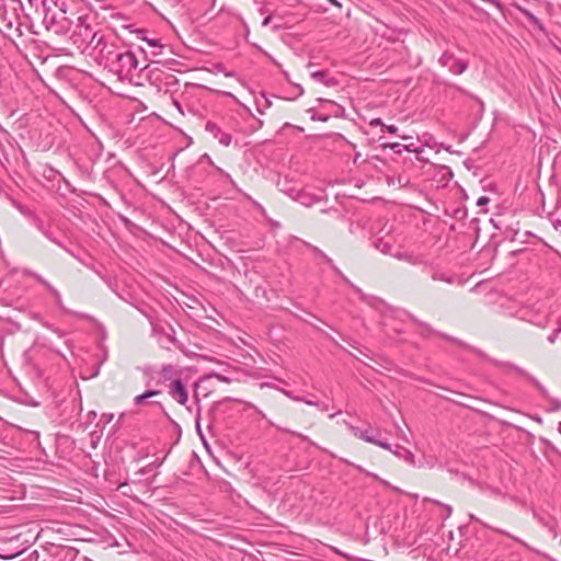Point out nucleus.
I'll use <instances>...</instances> for the list:
<instances>
[{
    "instance_id": "c85d7f7f",
    "label": "nucleus",
    "mask_w": 561,
    "mask_h": 561,
    "mask_svg": "<svg viewBox=\"0 0 561 561\" xmlns=\"http://www.w3.org/2000/svg\"><path fill=\"white\" fill-rule=\"evenodd\" d=\"M244 405H245V410L247 409H253L262 419H265L266 415L264 414L263 411H261L257 407H255L253 403L251 402H244Z\"/></svg>"
},
{
    "instance_id": "a19ab883",
    "label": "nucleus",
    "mask_w": 561,
    "mask_h": 561,
    "mask_svg": "<svg viewBox=\"0 0 561 561\" xmlns=\"http://www.w3.org/2000/svg\"><path fill=\"white\" fill-rule=\"evenodd\" d=\"M214 377H216L217 379H219L220 381H225V382H228V378L225 377V376H221L219 374H215Z\"/></svg>"
},
{
    "instance_id": "4468645a",
    "label": "nucleus",
    "mask_w": 561,
    "mask_h": 561,
    "mask_svg": "<svg viewBox=\"0 0 561 561\" xmlns=\"http://www.w3.org/2000/svg\"><path fill=\"white\" fill-rule=\"evenodd\" d=\"M58 19L55 12H51L47 10L43 18V24L45 25L46 30L50 31L55 26H58Z\"/></svg>"
},
{
    "instance_id": "ddd939ff",
    "label": "nucleus",
    "mask_w": 561,
    "mask_h": 561,
    "mask_svg": "<svg viewBox=\"0 0 561 561\" xmlns=\"http://www.w3.org/2000/svg\"><path fill=\"white\" fill-rule=\"evenodd\" d=\"M389 450L394 456H397L400 459H403L404 461H407L409 463H413L414 462V455L409 449H407L403 446H400V445H394L393 447L390 446Z\"/></svg>"
},
{
    "instance_id": "5701e85b",
    "label": "nucleus",
    "mask_w": 561,
    "mask_h": 561,
    "mask_svg": "<svg viewBox=\"0 0 561 561\" xmlns=\"http://www.w3.org/2000/svg\"><path fill=\"white\" fill-rule=\"evenodd\" d=\"M48 291L54 296L55 300H56V304L59 308H64V304H62V298H61V295L60 293L54 287L51 286L50 284H47V287Z\"/></svg>"
},
{
    "instance_id": "79ce46f5",
    "label": "nucleus",
    "mask_w": 561,
    "mask_h": 561,
    "mask_svg": "<svg viewBox=\"0 0 561 561\" xmlns=\"http://www.w3.org/2000/svg\"><path fill=\"white\" fill-rule=\"evenodd\" d=\"M312 118L316 119L314 116ZM328 118H329L328 116H319V117H317V119L322 121V122H327Z\"/></svg>"
},
{
    "instance_id": "0eeeda50",
    "label": "nucleus",
    "mask_w": 561,
    "mask_h": 561,
    "mask_svg": "<svg viewBox=\"0 0 561 561\" xmlns=\"http://www.w3.org/2000/svg\"><path fill=\"white\" fill-rule=\"evenodd\" d=\"M169 394L179 403L184 405L188 400V394L184 382L181 379H174L169 386Z\"/></svg>"
},
{
    "instance_id": "393cba45",
    "label": "nucleus",
    "mask_w": 561,
    "mask_h": 561,
    "mask_svg": "<svg viewBox=\"0 0 561 561\" xmlns=\"http://www.w3.org/2000/svg\"><path fill=\"white\" fill-rule=\"evenodd\" d=\"M385 148H390L391 150L399 154L402 153L404 150H408V146L399 142L386 144Z\"/></svg>"
},
{
    "instance_id": "f8f14e48",
    "label": "nucleus",
    "mask_w": 561,
    "mask_h": 561,
    "mask_svg": "<svg viewBox=\"0 0 561 561\" xmlns=\"http://www.w3.org/2000/svg\"><path fill=\"white\" fill-rule=\"evenodd\" d=\"M310 77L313 80L319 81V82L323 83L327 87H334V85L337 84L336 79L333 78V77H328V72L324 71V70L313 71V72L310 73Z\"/></svg>"
},
{
    "instance_id": "f3484780",
    "label": "nucleus",
    "mask_w": 561,
    "mask_h": 561,
    "mask_svg": "<svg viewBox=\"0 0 561 561\" xmlns=\"http://www.w3.org/2000/svg\"><path fill=\"white\" fill-rule=\"evenodd\" d=\"M410 318H411V320H412L413 322L419 323V324L421 325V328H423V329H424V332L434 333V331L428 327V324L423 323V322H419V321H417L415 318H413V317H410ZM435 334H437V335H439V336L444 337L445 340L450 341V342H453V343H460L456 337H453V336H450V335H447V334H444V333H439V332H435Z\"/></svg>"
},
{
    "instance_id": "bb28decb",
    "label": "nucleus",
    "mask_w": 561,
    "mask_h": 561,
    "mask_svg": "<svg viewBox=\"0 0 561 561\" xmlns=\"http://www.w3.org/2000/svg\"><path fill=\"white\" fill-rule=\"evenodd\" d=\"M431 277H432L433 280H440V282L451 283V278L450 277H448L444 273H440V272H437V271H434L432 273Z\"/></svg>"
},
{
    "instance_id": "20e7f679",
    "label": "nucleus",
    "mask_w": 561,
    "mask_h": 561,
    "mask_svg": "<svg viewBox=\"0 0 561 561\" xmlns=\"http://www.w3.org/2000/svg\"><path fill=\"white\" fill-rule=\"evenodd\" d=\"M316 252L320 257L324 259V261L332 267V270L336 273V275H339L344 282H346L354 288V290L359 295V298L362 301L366 302L367 305H369L371 307H377L381 302V300L379 298L367 295V294L363 293L360 288L354 286L347 279V277L344 276L343 273L334 265L332 259L327 256L322 251H320L319 249H316Z\"/></svg>"
},
{
    "instance_id": "2f4dec72",
    "label": "nucleus",
    "mask_w": 561,
    "mask_h": 561,
    "mask_svg": "<svg viewBox=\"0 0 561 561\" xmlns=\"http://www.w3.org/2000/svg\"><path fill=\"white\" fill-rule=\"evenodd\" d=\"M490 529H492L493 531H496V533H499V534H502V535L508 536L510 538H512V539H514V540H516V541H518V542H522V540H520L519 538L512 536L511 534H508L507 531H505V530H503V529H501V528H493V527H490Z\"/></svg>"
},
{
    "instance_id": "58836bf2",
    "label": "nucleus",
    "mask_w": 561,
    "mask_h": 561,
    "mask_svg": "<svg viewBox=\"0 0 561 561\" xmlns=\"http://www.w3.org/2000/svg\"><path fill=\"white\" fill-rule=\"evenodd\" d=\"M370 126H382L385 127V124L382 123L381 118H374L369 123Z\"/></svg>"
},
{
    "instance_id": "6e6552de",
    "label": "nucleus",
    "mask_w": 561,
    "mask_h": 561,
    "mask_svg": "<svg viewBox=\"0 0 561 561\" xmlns=\"http://www.w3.org/2000/svg\"><path fill=\"white\" fill-rule=\"evenodd\" d=\"M206 131H208L214 138L218 139L219 144L228 147L231 142V135L221 130V128L213 122H207L205 125Z\"/></svg>"
},
{
    "instance_id": "9d476101",
    "label": "nucleus",
    "mask_w": 561,
    "mask_h": 561,
    "mask_svg": "<svg viewBox=\"0 0 561 561\" xmlns=\"http://www.w3.org/2000/svg\"><path fill=\"white\" fill-rule=\"evenodd\" d=\"M490 362L493 363L495 366H497L500 368L512 369V370H515V371H517L518 374H520L523 376H526L536 388H538L541 385L540 381L537 378H535L534 376L528 375L524 369L515 367L511 363L499 362V360H495V359H490Z\"/></svg>"
},
{
    "instance_id": "7c9ffc66",
    "label": "nucleus",
    "mask_w": 561,
    "mask_h": 561,
    "mask_svg": "<svg viewBox=\"0 0 561 561\" xmlns=\"http://www.w3.org/2000/svg\"><path fill=\"white\" fill-rule=\"evenodd\" d=\"M560 332H561V327H559L558 329L553 330V331L551 332V334H549V335H548V337H547V339H548V341H549V343H551V344H552V343H554V342H556V340H557V337H558V334H559Z\"/></svg>"
},
{
    "instance_id": "4be33fe9",
    "label": "nucleus",
    "mask_w": 561,
    "mask_h": 561,
    "mask_svg": "<svg viewBox=\"0 0 561 561\" xmlns=\"http://www.w3.org/2000/svg\"><path fill=\"white\" fill-rule=\"evenodd\" d=\"M48 291L54 296L55 300H56V304L59 308H64V304H62V298H61V295L60 293L54 287L51 286L50 284H47V287Z\"/></svg>"
},
{
    "instance_id": "a878e982",
    "label": "nucleus",
    "mask_w": 561,
    "mask_h": 561,
    "mask_svg": "<svg viewBox=\"0 0 561 561\" xmlns=\"http://www.w3.org/2000/svg\"><path fill=\"white\" fill-rule=\"evenodd\" d=\"M138 36L142 39V41H146L150 46L152 47H162L160 44H159V41L158 39H148L146 36H145V31L144 30H136L135 31Z\"/></svg>"
},
{
    "instance_id": "e433bc0d",
    "label": "nucleus",
    "mask_w": 561,
    "mask_h": 561,
    "mask_svg": "<svg viewBox=\"0 0 561 561\" xmlns=\"http://www.w3.org/2000/svg\"><path fill=\"white\" fill-rule=\"evenodd\" d=\"M32 276L37 280L41 284H43L45 287H47V284H49L44 277H42L39 274L37 273H32Z\"/></svg>"
},
{
    "instance_id": "473e14b6",
    "label": "nucleus",
    "mask_w": 561,
    "mask_h": 561,
    "mask_svg": "<svg viewBox=\"0 0 561 561\" xmlns=\"http://www.w3.org/2000/svg\"><path fill=\"white\" fill-rule=\"evenodd\" d=\"M433 502H434L435 504H437V505H440V503H439L438 501H433ZM442 506L444 507V510H445V512H446V515H445V517H444V518H448V517L451 515V513H453V508H451V506H450V505H447V504H442Z\"/></svg>"
},
{
    "instance_id": "c756f323",
    "label": "nucleus",
    "mask_w": 561,
    "mask_h": 561,
    "mask_svg": "<svg viewBox=\"0 0 561 561\" xmlns=\"http://www.w3.org/2000/svg\"><path fill=\"white\" fill-rule=\"evenodd\" d=\"M67 253H69L71 256H73L75 259H77L78 261H80L82 264H84L85 266L88 267H91L87 262H84L77 253H75L71 249L67 248L65 245V248H62Z\"/></svg>"
},
{
    "instance_id": "6ab92c4d",
    "label": "nucleus",
    "mask_w": 561,
    "mask_h": 561,
    "mask_svg": "<svg viewBox=\"0 0 561 561\" xmlns=\"http://www.w3.org/2000/svg\"><path fill=\"white\" fill-rule=\"evenodd\" d=\"M394 257L400 260V261H407V262H409L410 264H413V265H416V264L420 263L419 257L413 256L412 254H409L407 252H397L394 254Z\"/></svg>"
},
{
    "instance_id": "423d86ee",
    "label": "nucleus",
    "mask_w": 561,
    "mask_h": 561,
    "mask_svg": "<svg viewBox=\"0 0 561 561\" xmlns=\"http://www.w3.org/2000/svg\"><path fill=\"white\" fill-rule=\"evenodd\" d=\"M348 430L357 438L377 445L383 449H390V444L387 440L379 439L376 435H373L369 430H362L357 426L348 424Z\"/></svg>"
},
{
    "instance_id": "09e8293b",
    "label": "nucleus",
    "mask_w": 561,
    "mask_h": 561,
    "mask_svg": "<svg viewBox=\"0 0 561 561\" xmlns=\"http://www.w3.org/2000/svg\"><path fill=\"white\" fill-rule=\"evenodd\" d=\"M332 3L337 4L335 0H330Z\"/></svg>"
},
{
    "instance_id": "412c9836",
    "label": "nucleus",
    "mask_w": 561,
    "mask_h": 561,
    "mask_svg": "<svg viewBox=\"0 0 561 561\" xmlns=\"http://www.w3.org/2000/svg\"><path fill=\"white\" fill-rule=\"evenodd\" d=\"M48 291L54 296L55 300H56V304L59 308H64V304H62V298H61V295L60 293L54 287L51 286L50 284H47V287Z\"/></svg>"
},
{
    "instance_id": "2eb2a0df",
    "label": "nucleus",
    "mask_w": 561,
    "mask_h": 561,
    "mask_svg": "<svg viewBox=\"0 0 561 561\" xmlns=\"http://www.w3.org/2000/svg\"><path fill=\"white\" fill-rule=\"evenodd\" d=\"M161 391L160 390H157V389H149L147 391H145L144 393L141 394H138L134 398V404L135 405H140L142 404L147 399L149 398H153L158 394H160Z\"/></svg>"
},
{
    "instance_id": "aec40b11",
    "label": "nucleus",
    "mask_w": 561,
    "mask_h": 561,
    "mask_svg": "<svg viewBox=\"0 0 561 561\" xmlns=\"http://www.w3.org/2000/svg\"><path fill=\"white\" fill-rule=\"evenodd\" d=\"M69 25L65 18L58 21V26H55L50 31H53L57 35H65L68 32Z\"/></svg>"
},
{
    "instance_id": "49530a36",
    "label": "nucleus",
    "mask_w": 561,
    "mask_h": 561,
    "mask_svg": "<svg viewBox=\"0 0 561 561\" xmlns=\"http://www.w3.org/2000/svg\"><path fill=\"white\" fill-rule=\"evenodd\" d=\"M402 139H409L410 137L408 136H401Z\"/></svg>"
},
{
    "instance_id": "8fccbe9b",
    "label": "nucleus",
    "mask_w": 561,
    "mask_h": 561,
    "mask_svg": "<svg viewBox=\"0 0 561 561\" xmlns=\"http://www.w3.org/2000/svg\"><path fill=\"white\" fill-rule=\"evenodd\" d=\"M557 49H558V50H559V53L561 54V47H558Z\"/></svg>"
},
{
    "instance_id": "f257e3e1",
    "label": "nucleus",
    "mask_w": 561,
    "mask_h": 561,
    "mask_svg": "<svg viewBox=\"0 0 561 561\" xmlns=\"http://www.w3.org/2000/svg\"><path fill=\"white\" fill-rule=\"evenodd\" d=\"M100 62L121 81H130L138 67V60L130 50H122L114 45L104 44L100 48Z\"/></svg>"
},
{
    "instance_id": "b1692460",
    "label": "nucleus",
    "mask_w": 561,
    "mask_h": 561,
    "mask_svg": "<svg viewBox=\"0 0 561 561\" xmlns=\"http://www.w3.org/2000/svg\"><path fill=\"white\" fill-rule=\"evenodd\" d=\"M522 12L528 19V21L530 23H533L535 26H537L540 30L543 28L541 22L531 12H529L527 10H522Z\"/></svg>"
},
{
    "instance_id": "cd10ccee",
    "label": "nucleus",
    "mask_w": 561,
    "mask_h": 561,
    "mask_svg": "<svg viewBox=\"0 0 561 561\" xmlns=\"http://www.w3.org/2000/svg\"><path fill=\"white\" fill-rule=\"evenodd\" d=\"M549 402L551 403V409L550 411L552 412H556V411H560L561 410V400L560 399H557V398H550L549 399Z\"/></svg>"
},
{
    "instance_id": "1a4fd4ad",
    "label": "nucleus",
    "mask_w": 561,
    "mask_h": 561,
    "mask_svg": "<svg viewBox=\"0 0 561 561\" xmlns=\"http://www.w3.org/2000/svg\"><path fill=\"white\" fill-rule=\"evenodd\" d=\"M286 193L293 199L299 202L300 204H302L305 206H311L316 202V198L312 195H310L309 193H307L302 190L290 188Z\"/></svg>"
},
{
    "instance_id": "9b49d317",
    "label": "nucleus",
    "mask_w": 561,
    "mask_h": 561,
    "mask_svg": "<svg viewBox=\"0 0 561 561\" xmlns=\"http://www.w3.org/2000/svg\"><path fill=\"white\" fill-rule=\"evenodd\" d=\"M280 391L286 397L290 398L294 401L305 402L306 404L317 407V408H319L322 411H327L328 410V405L325 403H321V402H318V401H313L311 399H307V398L295 396L291 391H288V390H285V389H282Z\"/></svg>"
},
{
    "instance_id": "dca6fc26",
    "label": "nucleus",
    "mask_w": 561,
    "mask_h": 561,
    "mask_svg": "<svg viewBox=\"0 0 561 561\" xmlns=\"http://www.w3.org/2000/svg\"><path fill=\"white\" fill-rule=\"evenodd\" d=\"M375 248L383 254H390L392 249V243L383 240L382 238H377L374 241Z\"/></svg>"
},
{
    "instance_id": "37998d69",
    "label": "nucleus",
    "mask_w": 561,
    "mask_h": 561,
    "mask_svg": "<svg viewBox=\"0 0 561 561\" xmlns=\"http://www.w3.org/2000/svg\"><path fill=\"white\" fill-rule=\"evenodd\" d=\"M469 518H470V520L480 522V519L478 517H476L473 514H470Z\"/></svg>"
},
{
    "instance_id": "f03ea898",
    "label": "nucleus",
    "mask_w": 561,
    "mask_h": 561,
    "mask_svg": "<svg viewBox=\"0 0 561 561\" xmlns=\"http://www.w3.org/2000/svg\"><path fill=\"white\" fill-rule=\"evenodd\" d=\"M79 30L72 34V41L79 48H87L90 45H94V48H101L105 44L103 36L98 32H94L87 23V18H78Z\"/></svg>"
},
{
    "instance_id": "ea45409f",
    "label": "nucleus",
    "mask_w": 561,
    "mask_h": 561,
    "mask_svg": "<svg viewBox=\"0 0 561 561\" xmlns=\"http://www.w3.org/2000/svg\"><path fill=\"white\" fill-rule=\"evenodd\" d=\"M272 20V16L268 15L262 21V26H267Z\"/></svg>"
},
{
    "instance_id": "a211bd4d",
    "label": "nucleus",
    "mask_w": 561,
    "mask_h": 561,
    "mask_svg": "<svg viewBox=\"0 0 561 561\" xmlns=\"http://www.w3.org/2000/svg\"><path fill=\"white\" fill-rule=\"evenodd\" d=\"M39 230L49 241H51L53 243L60 248H65L64 242L59 238H57V236L50 229L39 227Z\"/></svg>"
},
{
    "instance_id": "c9c22d12",
    "label": "nucleus",
    "mask_w": 561,
    "mask_h": 561,
    "mask_svg": "<svg viewBox=\"0 0 561 561\" xmlns=\"http://www.w3.org/2000/svg\"><path fill=\"white\" fill-rule=\"evenodd\" d=\"M114 415L112 413H104L101 416V421L105 424L110 423L113 420Z\"/></svg>"
},
{
    "instance_id": "f704fd0d",
    "label": "nucleus",
    "mask_w": 561,
    "mask_h": 561,
    "mask_svg": "<svg viewBox=\"0 0 561 561\" xmlns=\"http://www.w3.org/2000/svg\"><path fill=\"white\" fill-rule=\"evenodd\" d=\"M537 389L539 390L541 396L549 401V399L551 397L549 396V392H548L547 388L545 386L540 385Z\"/></svg>"
},
{
    "instance_id": "7ed1b4c3",
    "label": "nucleus",
    "mask_w": 561,
    "mask_h": 561,
    "mask_svg": "<svg viewBox=\"0 0 561 561\" xmlns=\"http://www.w3.org/2000/svg\"><path fill=\"white\" fill-rule=\"evenodd\" d=\"M152 332L158 336V342L161 347L171 350L175 347L180 351H184V344L175 337V330L171 324H159L151 321Z\"/></svg>"
},
{
    "instance_id": "c03bdc74",
    "label": "nucleus",
    "mask_w": 561,
    "mask_h": 561,
    "mask_svg": "<svg viewBox=\"0 0 561 561\" xmlns=\"http://www.w3.org/2000/svg\"><path fill=\"white\" fill-rule=\"evenodd\" d=\"M174 104H175V106H176V108H178L179 111H182L181 105H180V103H179V102H176V101H175V102H174Z\"/></svg>"
},
{
    "instance_id": "72a5a7b5",
    "label": "nucleus",
    "mask_w": 561,
    "mask_h": 561,
    "mask_svg": "<svg viewBox=\"0 0 561 561\" xmlns=\"http://www.w3.org/2000/svg\"><path fill=\"white\" fill-rule=\"evenodd\" d=\"M489 203H490V198H489V197H486V196H481V197H479V198H478V201H477V205H478L479 207L485 206V205H488Z\"/></svg>"
},
{
    "instance_id": "4c0bfd02",
    "label": "nucleus",
    "mask_w": 561,
    "mask_h": 561,
    "mask_svg": "<svg viewBox=\"0 0 561 561\" xmlns=\"http://www.w3.org/2000/svg\"><path fill=\"white\" fill-rule=\"evenodd\" d=\"M383 128H386L387 131L390 134H393V135L398 134V127L394 125H385Z\"/></svg>"
},
{
    "instance_id": "39448f33",
    "label": "nucleus",
    "mask_w": 561,
    "mask_h": 561,
    "mask_svg": "<svg viewBox=\"0 0 561 561\" xmlns=\"http://www.w3.org/2000/svg\"><path fill=\"white\" fill-rule=\"evenodd\" d=\"M438 62L442 67L447 68L451 73L457 76L463 73L469 67V62L467 60L457 58L450 51H444L439 57Z\"/></svg>"
},
{
    "instance_id": "a18cd8bd",
    "label": "nucleus",
    "mask_w": 561,
    "mask_h": 561,
    "mask_svg": "<svg viewBox=\"0 0 561 561\" xmlns=\"http://www.w3.org/2000/svg\"><path fill=\"white\" fill-rule=\"evenodd\" d=\"M261 387L263 388V387H272V386H271V383L263 382V383L261 385Z\"/></svg>"
},
{
    "instance_id": "de8ad7c7",
    "label": "nucleus",
    "mask_w": 561,
    "mask_h": 561,
    "mask_svg": "<svg viewBox=\"0 0 561 561\" xmlns=\"http://www.w3.org/2000/svg\"><path fill=\"white\" fill-rule=\"evenodd\" d=\"M559 433L561 434V422L559 423Z\"/></svg>"
}]
</instances>
